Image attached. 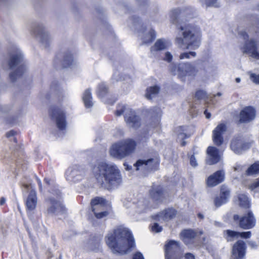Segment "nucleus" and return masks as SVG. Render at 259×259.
<instances>
[{
	"instance_id": "nucleus-7",
	"label": "nucleus",
	"mask_w": 259,
	"mask_h": 259,
	"mask_svg": "<svg viewBox=\"0 0 259 259\" xmlns=\"http://www.w3.org/2000/svg\"><path fill=\"white\" fill-rule=\"evenodd\" d=\"M105 201L102 198L97 197L91 201L92 210L97 218H102L108 214V212L102 211L105 205Z\"/></svg>"
},
{
	"instance_id": "nucleus-8",
	"label": "nucleus",
	"mask_w": 259,
	"mask_h": 259,
	"mask_svg": "<svg viewBox=\"0 0 259 259\" xmlns=\"http://www.w3.org/2000/svg\"><path fill=\"white\" fill-rule=\"evenodd\" d=\"M23 186L26 189L30 190V192L25 200V205L27 211H32L35 209L37 204L36 193L31 185L24 184Z\"/></svg>"
},
{
	"instance_id": "nucleus-26",
	"label": "nucleus",
	"mask_w": 259,
	"mask_h": 259,
	"mask_svg": "<svg viewBox=\"0 0 259 259\" xmlns=\"http://www.w3.org/2000/svg\"><path fill=\"white\" fill-rule=\"evenodd\" d=\"M148 163H124V166L126 170L131 173L135 170H138L146 168Z\"/></svg>"
},
{
	"instance_id": "nucleus-43",
	"label": "nucleus",
	"mask_w": 259,
	"mask_h": 259,
	"mask_svg": "<svg viewBox=\"0 0 259 259\" xmlns=\"http://www.w3.org/2000/svg\"><path fill=\"white\" fill-rule=\"evenodd\" d=\"M64 65H65V67H67V66H69L71 64V62H72V57L71 55L67 57L66 58H65L64 59Z\"/></svg>"
},
{
	"instance_id": "nucleus-34",
	"label": "nucleus",
	"mask_w": 259,
	"mask_h": 259,
	"mask_svg": "<svg viewBox=\"0 0 259 259\" xmlns=\"http://www.w3.org/2000/svg\"><path fill=\"white\" fill-rule=\"evenodd\" d=\"M107 92V88L104 83L99 85L98 95L99 97H103Z\"/></svg>"
},
{
	"instance_id": "nucleus-46",
	"label": "nucleus",
	"mask_w": 259,
	"mask_h": 259,
	"mask_svg": "<svg viewBox=\"0 0 259 259\" xmlns=\"http://www.w3.org/2000/svg\"><path fill=\"white\" fill-rule=\"evenodd\" d=\"M132 259H144V257L140 252H137L134 255Z\"/></svg>"
},
{
	"instance_id": "nucleus-50",
	"label": "nucleus",
	"mask_w": 259,
	"mask_h": 259,
	"mask_svg": "<svg viewBox=\"0 0 259 259\" xmlns=\"http://www.w3.org/2000/svg\"><path fill=\"white\" fill-rule=\"evenodd\" d=\"M204 114L205 115V117H206V118L209 119V118L210 117V116H211V114H210V113L207 112V111L206 110H205L204 111Z\"/></svg>"
},
{
	"instance_id": "nucleus-17",
	"label": "nucleus",
	"mask_w": 259,
	"mask_h": 259,
	"mask_svg": "<svg viewBox=\"0 0 259 259\" xmlns=\"http://www.w3.org/2000/svg\"><path fill=\"white\" fill-rule=\"evenodd\" d=\"M255 219L253 214L251 212H248L247 214L240 219L239 226L243 229H250L255 225Z\"/></svg>"
},
{
	"instance_id": "nucleus-49",
	"label": "nucleus",
	"mask_w": 259,
	"mask_h": 259,
	"mask_svg": "<svg viewBox=\"0 0 259 259\" xmlns=\"http://www.w3.org/2000/svg\"><path fill=\"white\" fill-rule=\"evenodd\" d=\"M185 258L186 259H195L194 255L191 253H187Z\"/></svg>"
},
{
	"instance_id": "nucleus-23",
	"label": "nucleus",
	"mask_w": 259,
	"mask_h": 259,
	"mask_svg": "<svg viewBox=\"0 0 259 259\" xmlns=\"http://www.w3.org/2000/svg\"><path fill=\"white\" fill-rule=\"evenodd\" d=\"M176 210L174 209H168L160 212L156 216V219L159 221H167L175 216Z\"/></svg>"
},
{
	"instance_id": "nucleus-3",
	"label": "nucleus",
	"mask_w": 259,
	"mask_h": 259,
	"mask_svg": "<svg viewBox=\"0 0 259 259\" xmlns=\"http://www.w3.org/2000/svg\"><path fill=\"white\" fill-rule=\"evenodd\" d=\"M178 36L176 42L179 47L189 49H196L200 44L201 34L190 25H182L179 27Z\"/></svg>"
},
{
	"instance_id": "nucleus-4",
	"label": "nucleus",
	"mask_w": 259,
	"mask_h": 259,
	"mask_svg": "<svg viewBox=\"0 0 259 259\" xmlns=\"http://www.w3.org/2000/svg\"><path fill=\"white\" fill-rule=\"evenodd\" d=\"M135 147L136 143L132 140L122 141L112 145L110 153L112 156L120 159L132 153Z\"/></svg>"
},
{
	"instance_id": "nucleus-33",
	"label": "nucleus",
	"mask_w": 259,
	"mask_h": 259,
	"mask_svg": "<svg viewBox=\"0 0 259 259\" xmlns=\"http://www.w3.org/2000/svg\"><path fill=\"white\" fill-rule=\"evenodd\" d=\"M238 203L239 205L245 207L249 206V201L246 196L244 194L238 195Z\"/></svg>"
},
{
	"instance_id": "nucleus-18",
	"label": "nucleus",
	"mask_w": 259,
	"mask_h": 259,
	"mask_svg": "<svg viewBox=\"0 0 259 259\" xmlns=\"http://www.w3.org/2000/svg\"><path fill=\"white\" fill-rule=\"evenodd\" d=\"M83 171L78 169H68L66 172V179L68 181L77 182L81 180L83 177Z\"/></svg>"
},
{
	"instance_id": "nucleus-57",
	"label": "nucleus",
	"mask_w": 259,
	"mask_h": 259,
	"mask_svg": "<svg viewBox=\"0 0 259 259\" xmlns=\"http://www.w3.org/2000/svg\"><path fill=\"white\" fill-rule=\"evenodd\" d=\"M46 183L49 184V181L47 179H45Z\"/></svg>"
},
{
	"instance_id": "nucleus-58",
	"label": "nucleus",
	"mask_w": 259,
	"mask_h": 259,
	"mask_svg": "<svg viewBox=\"0 0 259 259\" xmlns=\"http://www.w3.org/2000/svg\"><path fill=\"white\" fill-rule=\"evenodd\" d=\"M13 139H14V141L15 142H16V139L15 138H13Z\"/></svg>"
},
{
	"instance_id": "nucleus-11",
	"label": "nucleus",
	"mask_w": 259,
	"mask_h": 259,
	"mask_svg": "<svg viewBox=\"0 0 259 259\" xmlns=\"http://www.w3.org/2000/svg\"><path fill=\"white\" fill-rule=\"evenodd\" d=\"M179 249V243L175 241H169L165 245V259H179L176 255Z\"/></svg>"
},
{
	"instance_id": "nucleus-39",
	"label": "nucleus",
	"mask_w": 259,
	"mask_h": 259,
	"mask_svg": "<svg viewBox=\"0 0 259 259\" xmlns=\"http://www.w3.org/2000/svg\"><path fill=\"white\" fill-rule=\"evenodd\" d=\"M205 92L201 90L198 91L195 93V97L197 99H202L205 97L206 96Z\"/></svg>"
},
{
	"instance_id": "nucleus-40",
	"label": "nucleus",
	"mask_w": 259,
	"mask_h": 259,
	"mask_svg": "<svg viewBox=\"0 0 259 259\" xmlns=\"http://www.w3.org/2000/svg\"><path fill=\"white\" fill-rule=\"evenodd\" d=\"M250 79L254 83L259 84V74L256 75L254 73H250Z\"/></svg>"
},
{
	"instance_id": "nucleus-22",
	"label": "nucleus",
	"mask_w": 259,
	"mask_h": 259,
	"mask_svg": "<svg viewBox=\"0 0 259 259\" xmlns=\"http://www.w3.org/2000/svg\"><path fill=\"white\" fill-rule=\"evenodd\" d=\"M230 147L231 149L237 154L241 153L248 148L247 145L243 144L242 141L238 139H234L232 141Z\"/></svg>"
},
{
	"instance_id": "nucleus-19",
	"label": "nucleus",
	"mask_w": 259,
	"mask_h": 259,
	"mask_svg": "<svg viewBox=\"0 0 259 259\" xmlns=\"http://www.w3.org/2000/svg\"><path fill=\"white\" fill-rule=\"evenodd\" d=\"M227 235V239L228 241H232L234 239L238 238L240 237L242 238H247L250 237L251 232L250 231L239 233L230 230H227L226 232Z\"/></svg>"
},
{
	"instance_id": "nucleus-21",
	"label": "nucleus",
	"mask_w": 259,
	"mask_h": 259,
	"mask_svg": "<svg viewBox=\"0 0 259 259\" xmlns=\"http://www.w3.org/2000/svg\"><path fill=\"white\" fill-rule=\"evenodd\" d=\"M207 152L212 161L211 162H219L223 160L222 153L220 152L218 149L214 147H209L207 148Z\"/></svg>"
},
{
	"instance_id": "nucleus-30",
	"label": "nucleus",
	"mask_w": 259,
	"mask_h": 259,
	"mask_svg": "<svg viewBox=\"0 0 259 259\" xmlns=\"http://www.w3.org/2000/svg\"><path fill=\"white\" fill-rule=\"evenodd\" d=\"M25 70V67L23 65H20L17 69L16 72L11 73L10 74V78L12 81H15L18 78L20 77Z\"/></svg>"
},
{
	"instance_id": "nucleus-56",
	"label": "nucleus",
	"mask_w": 259,
	"mask_h": 259,
	"mask_svg": "<svg viewBox=\"0 0 259 259\" xmlns=\"http://www.w3.org/2000/svg\"><path fill=\"white\" fill-rule=\"evenodd\" d=\"M198 217L201 218V219H203V215L202 214H200V213L198 214Z\"/></svg>"
},
{
	"instance_id": "nucleus-20",
	"label": "nucleus",
	"mask_w": 259,
	"mask_h": 259,
	"mask_svg": "<svg viewBox=\"0 0 259 259\" xmlns=\"http://www.w3.org/2000/svg\"><path fill=\"white\" fill-rule=\"evenodd\" d=\"M23 58V55L21 51L17 49L16 52L11 56V58L9 62V66L10 69H13L20 63Z\"/></svg>"
},
{
	"instance_id": "nucleus-10",
	"label": "nucleus",
	"mask_w": 259,
	"mask_h": 259,
	"mask_svg": "<svg viewBox=\"0 0 259 259\" xmlns=\"http://www.w3.org/2000/svg\"><path fill=\"white\" fill-rule=\"evenodd\" d=\"M51 116L53 119L56 120L57 127L61 130H63L66 127V120L65 114L60 109H53L51 112Z\"/></svg>"
},
{
	"instance_id": "nucleus-14",
	"label": "nucleus",
	"mask_w": 259,
	"mask_h": 259,
	"mask_svg": "<svg viewBox=\"0 0 259 259\" xmlns=\"http://www.w3.org/2000/svg\"><path fill=\"white\" fill-rule=\"evenodd\" d=\"M245 244L240 240L234 244L232 249V259H242L245 254Z\"/></svg>"
},
{
	"instance_id": "nucleus-42",
	"label": "nucleus",
	"mask_w": 259,
	"mask_h": 259,
	"mask_svg": "<svg viewBox=\"0 0 259 259\" xmlns=\"http://www.w3.org/2000/svg\"><path fill=\"white\" fill-rule=\"evenodd\" d=\"M151 230L155 233H158L162 231V227L159 226L158 224L154 223L151 227Z\"/></svg>"
},
{
	"instance_id": "nucleus-41",
	"label": "nucleus",
	"mask_w": 259,
	"mask_h": 259,
	"mask_svg": "<svg viewBox=\"0 0 259 259\" xmlns=\"http://www.w3.org/2000/svg\"><path fill=\"white\" fill-rule=\"evenodd\" d=\"M206 5L207 6H211L218 7L219 6L217 0H207L206 2Z\"/></svg>"
},
{
	"instance_id": "nucleus-9",
	"label": "nucleus",
	"mask_w": 259,
	"mask_h": 259,
	"mask_svg": "<svg viewBox=\"0 0 259 259\" xmlns=\"http://www.w3.org/2000/svg\"><path fill=\"white\" fill-rule=\"evenodd\" d=\"M227 131V126L224 123L219 124L212 131V140L213 143L218 145H221L224 142L223 135Z\"/></svg>"
},
{
	"instance_id": "nucleus-35",
	"label": "nucleus",
	"mask_w": 259,
	"mask_h": 259,
	"mask_svg": "<svg viewBox=\"0 0 259 259\" xmlns=\"http://www.w3.org/2000/svg\"><path fill=\"white\" fill-rule=\"evenodd\" d=\"M147 209V205L145 202L139 201L136 205V211L138 213L144 212Z\"/></svg>"
},
{
	"instance_id": "nucleus-47",
	"label": "nucleus",
	"mask_w": 259,
	"mask_h": 259,
	"mask_svg": "<svg viewBox=\"0 0 259 259\" xmlns=\"http://www.w3.org/2000/svg\"><path fill=\"white\" fill-rule=\"evenodd\" d=\"M15 132L12 130V131H10L9 132H8L7 134H6V136L8 138H10L11 137H13V136L15 135Z\"/></svg>"
},
{
	"instance_id": "nucleus-27",
	"label": "nucleus",
	"mask_w": 259,
	"mask_h": 259,
	"mask_svg": "<svg viewBox=\"0 0 259 259\" xmlns=\"http://www.w3.org/2000/svg\"><path fill=\"white\" fill-rule=\"evenodd\" d=\"M196 235V232L192 230H186L182 232L181 238L186 244H189L190 241Z\"/></svg>"
},
{
	"instance_id": "nucleus-6",
	"label": "nucleus",
	"mask_w": 259,
	"mask_h": 259,
	"mask_svg": "<svg viewBox=\"0 0 259 259\" xmlns=\"http://www.w3.org/2000/svg\"><path fill=\"white\" fill-rule=\"evenodd\" d=\"M171 71L174 74L178 75L180 77L186 76H194L197 72L196 67L189 63L181 64L178 67L171 68Z\"/></svg>"
},
{
	"instance_id": "nucleus-55",
	"label": "nucleus",
	"mask_w": 259,
	"mask_h": 259,
	"mask_svg": "<svg viewBox=\"0 0 259 259\" xmlns=\"http://www.w3.org/2000/svg\"><path fill=\"white\" fill-rule=\"evenodd\" d=\"M38 183L39 184L40 189H41V184L40 182V181L39 180H38Z\"/></svg>"
},
{
	"instance_id": "nucleus-12",
	"label": "nucleus",
	"mask_w": 259,
	"mask_h": 259,
	"mask_svg": "<svg viewBox=\"0 0 259 259\" xmlns=\"http://www.w3.org/2000/svg\"><path fill=\"white\" fill-rule=\"evenodd\" d=\"M255 110L251 107H245L240 113L239 122H248L254 119Z\"/></svg>"
},
{
	"instance_id": "nucleus-2",
	"label": "nucleus",
	"mask_w": 259,
	"mask_h": 259,
	"mask_svg": "<svg viewBox=\"0 0 259 259\" xmlns=\"http://www.w3.org/2000/svg\"><path fill=\"white\" fill-rule=\"evenodd\" d=\"M93 171L99 182L105 183L109 187H117L122 183V177L119 170L107 163H98Z\"/></svg>"
},
{
	"instance_id": "nucleus-31",
	"label": "nucleus",
	"mask_w": 259,
	"mask_h": 259,
	"mask_svg": "<svg viewBox=\"0 0 259 259\" xmlns=\"http://www.w3.org/2000/svg\"><path fill=\"white\" fill-rule=\"evenodd\" d=\"M159 88L157 86L151 87L147 88L146 93V97L148 99H151L159 92Z\"/></svg>"
},
{
	"instance_id": "nucleus-29",
	"label": "nucleus",
	"mask_w": 259,
	"mask_h": 259,
	"mask_svg": "<svg viewBox=\"0 0 259 259\" xmlns=\"http://www.w3.org/2000/svg\"><path fill=\"white\" fill-rule=\"evenodd\" d=\"M82 98L85 108H91L93 106L92 94L89 89L84 91Z\"/></svg>"
},
{
	"instance_id": "nucleus-15",
	"label": "nucleus",
	"mask_w": 259,
	"mask_h": 259,
	"mask_svg": "<svg viewBox=\"0 0 259 259\" xmlns=\"http://www.w3.org/2000/svg\"><path fill=\"white\" fill-rule=\"evenodd\" d=\"M230 190L227 187L224 185L222 186L220 196L216 197L214 200L215 205L219 207L227 202L230 197Z\"/></svg>"
},
{
	"instance_id": "nucleus-45",
	"label": "nucleus",
	"mask_w": 259,
	"mask_h": 259,
	"mask_svg": "<svg viewBox=\"0 0 259 259\" xmlns=\"http://www.w3.org/2000/svg\"><path fill=\"white\" fill-rule=\"evenodd\" d=\"M172 59V55L168 52H167L165 54V57L164 60L167 62H170Z\"/></svg>"
},
{
	"instance_id": "nucleus-52",
	"label": "nucleus",
	"mask_w": 259,
	"mask_h": 259,
	"mask_svg": "<svg viewBox=\"0 0 259 259\" xmlns=\"http://www.w3.org/2000/svg\"><path fill=\"white\" fill-rule=\"evenodd\" d=\"M240 218H239V217L238 215H235L234 216V220H239Z\"/></svg>"
},
{
	"instance_id": "nucleus-48",
	"label": "nucleus",
	"mask_w": 259,
	"mask_h": 259,
	"mask_svg": "<svg viewBox=\"0 0 259 259\" xmlns=\"http://www.w3.org/2000/svg\"><path fill=\"white\" fill-rule=\"evenodd\" d=\"M189 157L190 162H195L196 160V159L195 157V156L193 154H189L188 155Z\"/></svg>"
},
{
	"instance_id": "nucleus-13",
	"label": "nucleus",
	"mask_w": 259,
	"mask_h": 259,
	"mask_svg": "<svg viewBox=\"0 0 259 259\" xmlns=\"http://www.w3.org/2000/svg\"><path fill=\"white\" fill-rule=\"evenodd\" d=\"M224 172L219 170L210 176L206 180V184L208 187H212L222 183L225 178Z\"/></svg>"
},
{
	"instance_id": "nucleus-54",
	"label": "nucleus",
	"mask_w": 259,
	"mask_h": 259,
	"mask_svg": "<svg viewBox=\"0 0 259 259\" xmlns=\"http://www.w3.org/2000/svg\"><path fill=\"white\" fill-rule=\"evenodd\" d=\"M191 163V165L193 167H196L197 165V163H195V162H194V163Z\"/></svg>"
},
{
	"instance_id": "nucleus-32",
	"label": "nucleus",
	"mask_w": 259,
	"mask_h": 259,
	"mask_svg": "<svg viewBox=\"0 0 259 259\" xmlns=\"http://www.w3.org/2000/svg\"><path fill=\"white\" fill-rule=\"evenodd\" d=\"M248 175H253L259 173V163H253L246 170Z\"/></svg>"
},
{
	"instance_id": "nucleus-1",
	"label": "nucleus",
	"mask_w": 259,
	"mask_h": 259,
	"mask_svg": "<svg viewBox=\"0 0 259 259\" xmlns=\"http://www.w3.org/2000/svg\"><path fill=\"white\" fill-rule=\"evenodd\" d=\"M106 243L114 253L124 254L135 246L132 235L126 228L120 227L108 235Z\"/></svg>"
},
{
	"instance_id": "nucleus-38",
	"label": "nucleus",
	"mask_w": 259,
	"mask_h": 259,
	"mask_svg": "<svg viewBox=\"0 0 259 259\" xmlns=\"http://www.w3.org/2000/svg\"><path fill=\"white\" fill-rule=\"evenodd\" d=\"M182 13L179 9H176L171 12L170 17L173 23H175L178 16Z\"/></svg>"
},
{
	"instance_id": "nucleus-53",
	"label": "nucleus",
	"mask_w": 259,
	"mask_h": 259,
	"mask_svg": "<svg viewBox=\"0 0 259 259\" xmlns=\"http://www.w3.org/2000/svg\"><path fill=\"white\" fill-rule=\"evenodd\" d=\"M236 82L237 83H239L241 81V79L239 77H237L235 79Z\"/></svg>"
},
{
	"instance_id": "nucleus-25",
	"label": "nucleus",
	"mask_w": 259,
	"mask_h": 259,
	"mask_svg": "<svg viewBox=\"0 0 259 259\" xmlns=\"http://www.w3.org/2000/svg\"><path fill=\"white\" fill-rule=\"evenodd\" d=\"M168 41L164 39H159L155 43L154 46L151 48V52L154 53L155 51H161L167 48L170 46Z\"/></svg>"
},
{
	"instance_id": "nucleus-24",
	"label": "nucleus",
	"mask_w": 259,
	"mask_h": 259,
	"mask_svg": "<svg viewBox=\"0 0 259 259\" xmlns=\"http://www.w3.org/2000/svg\"><path fill=\"white\" fill-rule=\"evenodd\" d=\"M139 36L141 37L144 44H147L151 42L155 38V31L150 29L148 31L140 32Z\"/></svg>"
},
{
	"instance_id": "nucleus-37",
	"label": "nucleus",
	"mask_w": 259,
	"mask_h": 259,
	"mask_svg": "<svg viewBox=\"0 0 259 259\" xmlns=\"http://www.w3.org/2000/svg\"><path fill=\"white\" fill-rule=\"evenodd\" d=\"M196 54L195 52H189L182 53L179 57L180 59L183 60L184 59H190V57H195Z\"/></svg>"
},
{
	"instance_id": "nucleus-59",
	"label": "nucleus",
	"mask_w": 259,
	"mask_h": 259,
	"mask_svg": "<svg viewBox=\"0 0 259 259\" xmlns=\"http://www.w3.org/2000/svg\"><path fill=\"white\" fill-rule=\"evenodd\" d=\"M251 245H252V247L254 246H256V245L255 244L254 245V244L253 243H251Z\"/></svg>"
},
{
	"instance_id": "nucleus-44",
	"label": "nucleus",
	"mask_w": 259,
	"mask_h": 259,
	"mask_svg": "<svg viewBox=\"0 0 259 259\" xmlns=\"http://www.w3.org/2000/svg\"><path fill=\"white\" fill-rule=\"evenodd\" d=\"M159 160V157L157 156H155V158H149V159H148L147 160H138L136 162H153V161L157 162Z\"/></svg>"
},
{
	"instance_id": "nucleus-5",
	"label": "nucleus",
	"mask_w": 259,
	"mask_h": 259,
	"mask_svg": "<svg viewBox=\"0 0 259 259\" xmlns=\"http://www.w3.org/2000/svg\"><path fill=\"white\" fill-rule=\"evenodd\" d=\"M123 113H124V120L128 127L136 128L140 126V121L135 112L124 105H118L115 112L116 115L120 116Z\"/></svg>"
},
{
	"instance_id": "nucleus-60",
	"label": "nucleus",
	"mask_w": 259,
	"mask_h": 259,
	"mask_svg": "<svg viewBox=\"0 0 259 259\" xmlns=\"http://www.w3.org/2000/svg\"><path fill=\"white\" fill-rule=\"evenodd\" d=\"M180 136H181L182 137V138H183V135L182 134H180Z\"/></svg>"
},
{
	"instance_id": "nucleus-51",
	"label": "nucleus",
	"mask_w": 259,
	"mask_h": 259,
	"mask_svg": "<svg viewBox=\"0 0 259 259\" xmlns=\"http://www.w3.org/2000/svg\"><path fill=\"white\" fill-rule=\"evenodd\" d=\"M6 200L5 198L2 197L0 200V205H2L5 203Z\"/></svg>"
},
{
	"instance_id": "nucleus-36",
	"label": "nucleus",
	"mask_w": 259,
	"mask_h": 259,
	"mask_svg": "<svg viewBox=\"0 0 259 259\" xmlns=\"http://www.w3.org/2000/svg\"><path fill=\"white\" fill-rule=\"evenodd\" d=\"M249 189L255 192L259 191V178L248 186Z\"/></svg>"
},
{
	"instance_id": "nucleus-16",
	"label": "nucleus",
	"mask_w": 259,
	"mask_h": 259,
	"mask_svg": "<svg viewBox=\"0 0 259 259\" xmlns=\"http://www.w3.org/2000/svg\"><path fill=\"white\" fill-rule=\"evenodd\" d=\"M50 206L47 210L48 213L58 214L63 212L65 210V208L61 202L59 200H56L54 197L50 199Z\"/></svg>"
},
{
	"instance_id": "nucleus-61",
	"label": "nucleus",
	"mask_w": 259,
	"mask_h": 259,
	"mask_svg": "<svg viewBox=\"0 0 259 259\" xmlns=\"http://www.w3.org/2000/svg\"><path fill=\"white\" fill-rule=\"evenodd\" d=\"M182 14H183V15H184L185 14V13L183 12V13H182Z\"/></svg>"
},
{
	"instance_id": "nucleus-28",
	"label": "nucleus",
	"mask_w": 259,
	"mask_h": 259,
	"mask_svg": "<svg viewBox=\"0 0 259 259\" xmlns=\"http://www.w3.org/2000/svg\"><path fill=\"white\" fill-rule=\"evenodd\" d=\"M33 33L40 38L41 41L44 43L50 38L49 33L40 26H38L36 29L33 30Z\"/></svg>"
}]
</instances>
